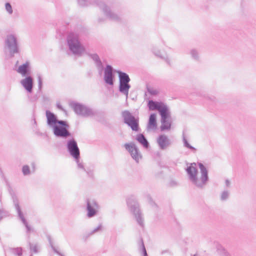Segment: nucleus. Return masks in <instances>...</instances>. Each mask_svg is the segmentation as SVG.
<instances>
[{"label": "nucleus", "instance_id": "1", "mask_svg": "<svg viewBox=\"0 0 256 256\" xmlns=\"http://www.w3.org/2000/svg\"><path fill=\"white\" fill-rule=\"evenodd\" d=\"M46 116L47 124L52 129L56 137L66 139L72 136L68 130L70 126L66 121L58 120L56 116L49 110L46 111Z\"/></svg>", "mask_w": 256, "mask_h": 256}, {"label": "nucleus", "instance_id": "2", "mask_svg": "<svg viewBox=\"0 0 256 256\" xmlns=\"http://www.w3.org/2000/svg\"><path fill=\"white\" fill-rule=\"evenodd\" d=\"M195 162L191 164L186 169L188 176V178L192 183L198 188L202 189L206 185L209 180L208 170L206 166L201 162H198V166L200 169V177L198 178V170L196 168Z\"/></svg>", "mask_w": 256, "mask_h": 256}, {"label": "nucleus", "instance_id": "3", "mask_svg": "<svg viewBox=\"0 0 256 256\" xmlns=\"http://www.w3.org/2000/svg\"><path fill=\"white\" fill-rule=\"evenodd\" d=\"M66 147L70 154L74 159L77 164L78 168L86 172L88 176L90 178H94V174L93 170L86 168L82 162H80V150L76 141L72 138L67 140Z\"/></svg>", "mask_w": 256, "mask_h": 256}, {"label": "nucleus", "instance_id": "4", "mask_svg": "<svg viewBox=\"0 0 256 256\" xmlns=\"http://www.w3.org/2000/svg\"><path fill=\"white\" fill-rule=\"evenodd\" d=\"M66 42L70 50L74 55L81 56L86 51L81 44L79 36L74 32L69 33L66 37Z\"/></svg>", "mask_w": 256, "mask_h": 256}, {"label": "nucleus", "instance_id": "5", "mask_svg": "<svg viewBox=\"0 0 256 256\" xmlns=\"http://www.w3.org/2000/svg\"><path fill=\"white\" fill-rule=\"evenodd\" d=\"M130 211L134 216L138 224L142 227L144 226V220L139 208V204L133 196L129 197L126 200Z\"/></svg>", "mask_w": 256, "mask_h": 256}, {"label": "nucleus", "instance_id": "6", "mask_svg": "<svg viewBox=\"0 0 256 256\" xmlns=\"http://www.w3.org/2000/svg\"><path fill=\"white\" fill-rule=\"evenodd\" d=\"M122 118L124 122L133 131H138L139 118L138 117H135L128 110H125L122 112Z\"/></svg>", "mask_w": 256, "mask_h": 256}, {"label": "nucleus", "instance_id": "7", "mask_svg": "<svg viewBox=\"0 0 256 256\" xmlns=\"http://www.w3.org/2000/svg\"><path fill=\"white\" fill-rule=\"evenodd\" d=\"M71 108L78 115L84 117L91 116L94 115L92 109L78 102H72L70 103Z\"/></svg>", "mask_w": 256, "mask_h": 256}, {"label": "nucleus", "instance_id": "8", "mask_svg": "<svg viewBox=\"0 0 256 256\" xmlns=\"http://www.w3.org/2000/svg\"><path fill=\"white\" fill-rule=\"evenodd\" d=\"M6 46L8 50L10 55L13 56L19 52L18 42L16 37L14 34H8L5 40Z\"/></svg>", "mask_w": 256, "mask_h": 256}, {"label": "nucleus", "instance_id": "9", "mask_svg": "<svg viewBox=\"0 0 256 256\" xmlns=\"http://www.w3.org/2000/svg\"><path fill=\"white\" fill-rule=\"evenodd\" d=\"M99 205L94 200H86V216L88 218L95 216L98 213Z\"/></svg>", "mask_w": 256, "mask_h": 256}, {"label": "nucleus", "instance_id": "10", "mask_svg": "<svg viewBox=\"0 0 256 256\" xmlns=\"http://www.w3.org/2000/svg\"><path fill=\"white\" fill-rule=\"evenodd\" d=\"M124 146L130 152L132 158L138 162L142 156L136 146L134 142H130L125 144Z\"/></svg>", "mask_w": 256, "mask_h": 256}, {"label": "nucleus", "instance_id": "11", "mask_svg": "<svg viewBox=\"0 0 256 256\" xmlns=\"http://www.w3.org/2000/svg\"><path fill=\"white\" fill-rule=\"evenodd\" d=\"M114 80V70L112 66L107 64L104 70V80L110 86H113Z\"/></svg>", "mask_w": 256, "mask_h": 256}, {"label": "nucleus", "instance_id": "12", "mask_svg": "<svg viewBox=\"0 0 256 256\" xmlns=\"http://www.w3.org/2000/svg\"><path fill=\"white\" fill-rule=\"evenodd\" d=\"M98 6L102 10L104 14L109 19L118 22L120 20V17L116 14L110 10V8L108 7L103 2H100L98 4Z\"/></svg>", "mask_w": 256, "mask_h": 256}, {"label": "nucleus", "instance_id": "13", "mask_svg": "<svg viewBox=\"0 0 256 256\" xmlns=\"http://www.w3.org/2000/svg\"><path fill=\"white\" fill-rule=\"evenodd\" d=\"M156 142L162 150H166L172 144L168 138L164 134L160 135L156 139Z\"/></svg>", "mask_w": 256, "mask_h": 256}, {"label": "nucleus", "instance_id": "14", "mask_svg": "<svg viewBox=\"0 0 256 256\" xmlns=\"http://www.w3.org/2000/svg\"><path fill=\"white\" fill-rule=\"evenodd\" d=\"M84 52L94 60L99 74H101L104 70V66L98 54H91L86 51Z\"/></svg>", "mask_w": 256, "mask_h": 256}, {"label": "nucleus", "instance_id": "15", "mask_svg": "<svg viewBox=\"0 0 256 256\" xmlns=\"http://www.w3.org/2000/svg\"><path fill=\"white\" fill-rule=\"evenodd\" d=\"M14 203L16 210L17 212L18 216L19 217L20 219V220L22 222L23 224L26 226L27 232H30L32 230L31 227L28 224V223L26 220V218L24 217L22 212L18 204V200L17 199L14 200Z\"/></svg>", "mask_w": 256, "mask_h": 256}, {"label": "nucleus", "instance_id": "16", "mask_svg": "<svg viewBox=\"0 0 256 256\" xmlns=\"http://www.w3.org/2000/svg\"><path fill=\"white\" fill-rule=\"evenodd\" d=\"M20 84L28 92L31 93L32 92L34 80L31 76H26L24 78L21 80Z\"/></svg>", "mask_w": 256, "mask_h": 256}, {"label": "nucleus", "instance_id": "17", "mask_svg": "<svg viewBox=\"0 0 256 256\" xmlns=\"http://www.w3.org/2000/svg\"><path fill=\"white\" fill-rule=\"evenodd\" d=\"M17 72L23 76H29L30 74V68L29 62L20 66L16 70Z\"/></svg>", "mask_w": 256, "mask_h": 256}, {"label": "nucleus", "instance_id": "18", "mask_svg": "<svg viewBox=\"0 0 256 256\" xmlns=\"http://www.w3.org/2000/svg\"><path fill=\"white\" fill-rule=\"evenodd\" d=\"M158 112L161 116V118H162L163 121H164L165 119L170 118V113L169 109L168 106L164 103Z\"/></svg>", "mask_w": 256, "mask_h": 256}, {"label": "nucleus", "instance_id": "19", "mask_svg": "<svg viewBox=\"0 0 256 256\" xmlns=\"http://www.w3.org/2000/svg\"><path fill=\"white\" fill-rule=\"evenodd\" d=\"M156 128V114H151L150 116L147 128L155 130Z\"/></svg>", "mask_w": 256, "mask_h": 256}, {"label": "nucleus", "instance_id": "20", "mask_svg": "<svg viewBox=\"0 0 256 256\" xmlns=\"http://www.w3.org/2000/svg\"><path fill=\"white\" fill-rule=\"evenodd\" d=\"M130 88V85L128 83L119 82L118 90L119 92L126 96H128L129 90Z\"/></svg>", "mask_w": 256, "mask_h": 256}, {"label": "nucleus", "instance_id": "21", "mask_svg": "<svg viewBox=\"0 0 256 256\" xmlns=\"http://www.w3.org/2000/svg\"><path fill=\"white\" fill-rule=\"evenodd\" d=\"M164 102L150 100L148 101V106L150 110H158V111L163 104Z\"/></svg>", "mask_w": 256, "mask_h": 256}, {"label": "nucleus", "instance_id": "22", "mask_svg": "<svg viewBox=\"0 0 256 256\" xmlns=\"http://www.w3.org/2000/svg\"><path fill=\"white\" fill-rule=\"evenodd\" d=\"M116 72L118 75L119 82L129 84L130 79L126 73L120 70H117Z\"/></svg>", "mask_w": 256, "mask_h": 256}, {"label": "nucleus", "instance_id": "23", "mask_svg": "<svg viewBox=\"0 0 256 256\" xmlns=\"http://www.w3.org/2000/svg\"><path fill=\"white\" fill-rule=\"evenodd\" d=\"M136 140H138L144 148H148L150 146L149 143L144 136V135L142 134H137L136 137Z\"/></svg>", "mask_w": 256, "mask_h": 256}, {"label": "nucleus", "instance_id": "24", "mask_svg": "<svg viewBox=\"0 0 256 256\" xmlns=\"http://www.w3.org/2000/svg\"><path fill=\"white\" fill-rule=\"evenodd\" d=\"M161 124L160 126L161 131H164L170 129L172 125L170 118L165 119L164 121H163L162 118H161Z\"/></svg>", "mask_w": 256, "mask_h": 256}, {"label": "nucleus", "instance_id": "25", "mask_svg": "<svg viewBox=\"0 0 256 256\" xmlns=\"http://www.w3.org/2000/svg\"><path fill=\"white\" fill-rule=\"evenodd\" d=\"M152 52L156 56L160 57V58L164 59L165 61L168 64H170V60L168 58L167 56L166 57L163 56L160 53V50H158L156 48L154 47L152 49Z\"/></svg>", "mask_w": 256, "mask_h": 256}, {"label": "nucleus", "instance_id": "26", "mask_svg": "<svg viewBox=\"0 0 256 256\" xmlns=\"http://www.w3.org/2000/svg\"><path fill=\"white\" fill-rule=\"evenodd\" d=\"M190 54L192 59L196 61H198L200 60V54L198 50L196 49L193 48L190 50Z\"/></svg>", "mask_w": 256, "mask_h": 256}, {"label": "nucleus", "instance_id": "27", "mask_svg": "<svg viewBox=\"0 0 256 256\" xmlns=\"http://www.w3.org/2000/svg\"><path fill=\"white\" fill-rule=\"evenodd\" d=\"M182 141H183L184 146V147H186L188 148H189L190 150L194 152H196V148L189 144L187 140L186 139V137L184 136V134L182 135Z\"/></svg>", "mask_w": 256, "mask_h": 256}, {"label": "nucleus", "instance_id": "28", "mask_svg": "<svg viewBox=\"0 0 256 256\" xmlns=\"http://www.w3.org/2000/svg\"><path fill=\"white\" fill-rule=\"evenodd\" d=\"M11 253L15 256H22V248H10V249Z\"/></svg>", "mask_w": 256, "mask_h": 256}, {"label": "nucleus", "instance_id": "29", "mask_svg": "<svg viewBox=\"0 0 256 256\" xmlns=\"http://www.w3.org/2000/svg\"><path fill=\"white\" fill-rule=\"evenodd\" d=\"M140 250H142V252L144 256H148L142 238H140L139 242Z\"/></svg>", "mask_w": 256, "mask_h": 256}, {"label": "nucleus", "instance_id": "30", "mask_svg": "<svg viewBox=\"0 0 256 256\" xmlns=\"http://www.w3.org/2000/svg\"><path fill=\"white\" fill-rule=\"evenodd\" d=\"M5 9L7 12L9 14H12L13 13V10L11 4L7 2L5 4Z\"/></svg>", "mask_w": 256, "mask_h": 256}, {"label": "nucleus", "instance_id": "31", "mask_svg": "<svg viewBox=\"0 0 256 256\" xmlns=\"http://www.w3.org/2000/svg\"><path fill=\"white\" fill-rule=\"evenodd\" d=\"M22 172L24 176H28L30 174V170L28 165H24L22 168Z\"/></svg>", "mask_w": 256, "mask_h": 256}, {"label": "nucleus", "instance_id": "32", "mask_svg": "<svg viewBox=\"0 0 256 256\" xmlns=\"http://www.w3.org/2000/svg\"><path fill=\"white\" fill-rule=\"evenodd\" d=\"M78 2L80 6H86L90 4V0H78Z\"/></svg>", "mask_w": 256, "mask_h": 256}, {"label": "nucleus", "instance_id": "33", "mask_svg": "<svg viewBox=\"0 0 256 256\" xmlns=\"http://www.w3.org/2000/svg\"><path fill=\"white\" fill-rule=\"evenodd\" d=\"M229 192L228 190H224L222 192L220 196V200H226L229 196Z\"/></svg>", "mask_w": 256, "mask_h": 256}, {"label": "nucleus", "instance_id": "34", "mask_svg": "<svg viewBox=\"0 0 256 256\" xmlns=\"http://www.w3.org/2000/svg\"><path fill=\"white\" fill-rule=\"evenodd\" d=\"M38 90L39 92L42 91V80L40 75L38 76Z\"/></svg>", "mask_w": 256, "mask_h": 256}, {"label": "nucleus", "instance_id": "35", "mask_svg": "<svg viewBox=\"0 0 256 256\" xmlns=\"http://www.w3.org/2000/svg\"><path fill=\"white\" fill-rule=\"evenodd\" d=\"M48 240H49L50 244L52 248V250L54 251V252L56 253L57 254H58L60 256H64L62 253H60V252H58L56 248L54 246L52 242V240H51L50 238H49Z\"/></svg>", "mask_w": 256, "mask_h": 256}, {"label": "nucleus", "instance_id": "36", "mask_svg": "<svg viewBox=\"0 0 256 256\" xmlns=\"http://www.w3.org/2000/svg\"><path fill=\"white\" fill-rule=\"evenodd\" d=\"M29 246L30 250L32 251L34 253L38 252V245L36 244H33L30 242H29Z\"/></svg>", "mask_w": 256, "mask_h": 256}, {"label": "nucleus", "instance_id": "37", "mask_svg": "<svg viewBox=\"0 0 256 256\" xmlns=\"http://www.w3.org/2000/svg\"><path fill=\"white\" fill-rule=\"evenodd\" d=\"M205 98L206 99L209 101L210 104L215 103L216 102V99L214 96H206Z\"/></svg>", "mask_w": 256, "mask_h": 256}, {"label": "nucleus", "instance_id": "38", "mask_svg": "<svg viewBox=\"0 0 256 256\" xmlns=\"http://www.w3.org/2000/svg\"><path fill=\"white\" fill-rule=\"evenodd\" d=\"M148 92L151 95L156 96L158 94V92L156 90L153 89L152 88H148Z\"/></svg>", "mask_w": 256, "mask_h": 256}, {"label": "nucleus", "instance_id": "39", "mask_svg": "<svg viewBox=\"0 0 256 256\" xmlns=\"http://www.w3.org/2000/svg\"><path fill=\"white\" fill-rule=\"evenodd\" d=\"M102 229V224H100L96 228L94 229L90 234H92L96 232H97Z\"/></svg>", "mask_w": 256, "mask_h": 256}, {"label": "nucleus", "instance_id": "40", "mask_svg": "<svg viewBox=\"0 0 256 256\" xmlns=\"http://www.w3.org/2000/svg\"><path fill=\"white\" fill-rule=\"evenodd\" d=\"M147 198H148V200L150 204L153 206H156V204L154 203V202L152 201V198L150 196V195H148L147 196Z\"/></svg>", "mask_w": 256, "mask_h": 256}, {"label": "nucleus", "instance_id": "41", "mask_svg": "<svg viewBox=\"0 0 256 256\" xmlns=\"http://www.w3.org/2000/svg\"><path fill=\"white\" fill-rule=\"evenodd\" d=\"M166 253L170 254V252L168 250H162L160 252L161 254H164Z\"/></svg>", "mask_w": 256, "mask_h": 256}, {"label": "nucleus", "instance_id": "42", "mask_svg": "<svg viewBox=\"0 0 256 256\" xmlns=\"http://www.w3.org/2000/svg\"><path fill=\"white\" fill-rule=\"evenodd\" d=\"M225 184H226V187H229L230 186V182L228 180H225Z\"/></svg>", "mask_w": 256, "mask_h": 256}, {"label": "nucleus", "instance_id": "43", "mask_svg": "<svg viewBox=\"0 0 256 256\" xmlns=\"http://www.w3.org/2000/svg\"><path fill=\"white\" fill-rule=\"evenodd\" d=\"M224 256H230V254L224 249Z\"/></svg>", "mask_w": 256, "mask_h": 256}, {"label": "nucleus", "instance_id": "44", "mask_svg": "<svg viewBox=\"0 0 256 256\" xmlns=\"http://www.w3.org/2000/svg\"><path fill=\"white\" fill-rule=\"evenodd\" d=\"M32 168L33 169V172H34L35 171V169H36V165H35V164L34 162H32Z\"/></svg>", "mask_w": 256, "mask_h": 256}, {"label": "nucleus", "instance_id": "45", "mask_svg": "<svg viewBox=\"0 0 256 256\" xmlns=\"http://www.w3.org/2000/svg\"><path fill=\"white\" fill-rule=\"evenodd\" d=\"M56 106H57L58 108L59 109L62 110V105H60V104H56Z\"/></svg>", "mask_w": 256, "mask_h": 256}, {"label": "nucleus", "instance_id": "46", "mask_svg": "<svg viewBox=\"0 0 256 256\" xmlns=\"http://www.w3.org/2000/svg\"><path fill=\"white\" fill-rule=\"evenodd\" d=\"M171 184V186H173L176 185V182H174V181H172V182H171V184Z\"/></svg>", "mask_w": 256, "mask_h": 256}, {"label": "nucleus", "instance_id": "47", "mask_svg": "<svg viewBox=\"0 0 256 256\" xmlns=\"http://www.w3.org/2000/svg\"><path fill=\"white\" fill-rule=\"evenodd\" d=\"M34 124H36V120L35 118L34 119Z\"/></svg>", "mask_w": 256, "mask_h": 256}, {"label": "nucleus", "instance_id": "48", "mask_svg": "<svg viewBox=\"0 0 256 256\" xmlns=\"http://www.w3.org/2000/svg\"><path fill=\"white\" fill-rule=\"evenodd\" d=\"M193 256H198V254H194Z\"/></svg>", "mask_w": 256, "mask_h": 256}, {"label": "nucleus", "instance_id": "49", "mask_svg": "<svg viewBox=\"0 0 256 256\" xmlns=\"http://www.w3.org/2000/svg\"><path fill=\"white\" fill-rule=\"evenodd\" d=\"M30 256H32V255H30Z\"/></svg>", "mask_w": 256, "mask_h": 256}]
</instances>
